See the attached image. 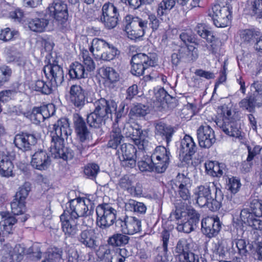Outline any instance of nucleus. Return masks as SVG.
I'll return each mask as SVG.
<instances>
[{"instance_id":"obj_1","label":"nucleus","mask_w":262,"mask_h":262,"mask_svg":"<svg viewBox=\"0 0 262 262\" xmlns=\"http://www.w3.org/2000/svg\"><path fill=\"white\" fill-rule=\"evenodd\" d=\"M96 211L97 225L102 229L109 228L115 222L124 234L133 235L142 230L141 221L135 216L125 215L116 220L117 210L109 204L99 205Z\"/></svg>"},{"instance_id":"obj_2","label":"nucleus","mask_w":262,"mask_h":262,"mask_svg":"<svg viewBox=\"0 0 262 262\" xmlns=\"http://www.w3.org/2000/svg\"><path fill=\"white\" fill-rule=\"evenodd\" d=\"M196 203L201 207H206L211 211H216L222 206L224 194L214 182L200 185L195 189Z\"/></svg>"},{"instance_id":"obj_3","label":"nucleus","mask_w":262,"mask_h":262,"mask_svg":"<svg viewBox=\"0 0 262 262\" xmlns=\"http://www.w3.org/2000/svg\"><path fill=\"white\" fill-rule=\"evenodd\" d=\"M95 108L93 112L87 116V122L89 126L94 128H99L106 118H112L114 114L116 119L121 117V112H117V104L113 100H106L101 98L95 101Z\"/></svg>"},{"instance_id":"obj_4","label":"nucleus","mask_w":262,"mask_h":262,"mask_svg":"<svg viewBox=\"0 0 262 262\" xmlns=\"http://www.w3.org/2000/svg\"><path fill=\"white\" fill-rule=\"evenodd\" d=\"M43 71L46 78L50 81L37 80L34 84V88L35 91L42 94L49 95L52 93L53 86L60 85L63 82V70L60 66L54 63H50L44 67Z\"/></svg>"},{"instance_id":"obj_5","label":"nucleus","mask_w":262,"mask_h":262,"mask_svg":"<svg viewBox=\"0 0 262 262\" xmlns=\"http://www.w3.org/2000/svg\"><path fill=\"white\" fill-rule=\"evenodd\" d=\"M67 196L69 199V207H67V211L70 214V217L78 219L80 216L90 214L94 209V200L92 195L82 198H76L75 191L71 190Z\"/></svg>"},{"instance_id":"obj_6","label":"nucleus","mask_w":262,"mask_h":262,"mask_svg":"<svg viewBox=\"0 0 262 262\" xmlns=\"http://www.w3.org/2000/svg\"><path fill=\"white\" fill-rule=\"evenodd\" d=\"M66 119L58 120L57 123L54 125V135L52 137L50 152L52 156L55 159L65 160L66 147L64 137H66Z\"/></svg>"},{"instance_id":"obj_7","label":"nucleus","mask_w":262,"mask_h":262,"mask_svg":"<svg viewBox=\"0 0 262 262\" xmlns=\"http://www.w3.org/2000/svg\"><path fill=\"white\" fill-rule=\"evenodd\" d=\"M90 50L96 59L108 61L114 59L120 54L117 48L100 38L93 40Z\"/></svg>"},{"instance_id":"obj_8","label":"nucleus","mask_w":262,"mask_h":262,"mask_svg":"<svg viewBox=\"0 0 262 262\" xmlns=\"http://www.w3.org/2000/svg\"><path fill=\"white\" fill-rule=\"evenodd\" d=\"M131 73L137 76L143 75L145 71L155 66V58L151 54L138 53L133 56L131 61Z\"/></svg>"},{"instance_id":"obj_9","label":"nucleus","mask_w":262,"mask_h":262,"mask_svg":"<svg viewBox=\"0 0 262 262\" xmlns=\"http://www.w3.org/2000/svg\"><path fill=\"white\" fill-rule=\"evenodd\" d=\"M118 158L122 166L126 168H133L136 166L137 157L140 155L144 156V152H137L135 147L130 144H122L120 150H118Z\"/></svg>"},{"instance_id":"obj_10","label":"nucleus","mask_w":262,"mask_h":262,"mask_svg":"<svg viewBox=\"0 0 262 262\" xmlns=\"http://www.w3.org/2000/svg\"><path fill=\"white\" fill-rule=\"evenodd\" d=\"M231 9L229 6L221 7L214 4L209 10V15L212 18L214 25L218 28H224L228 25L231 18Z\"/></svg>"},{"instance_id":"obj_11","label":"nucleus","mask_w":262,"mask_h":262,"mask_svg":"<svg viewBox=\"0 0 262 262\" xmlns=\"http://www.w3.org/2000/svg\"><path fill=\"white\" fill-rule=\"evenodd\" d=\"M119 17L118 9L113 4L107 3L103 5L101 14L98 19L106 28L112 29L117 25Z\"/></svg>"},{"instance_id":"obj_12","label":"nucleus","mask_w":262,"mask_h":262,"mask_svg":"<svg viewBox=\"0 0 262 262\" xmlns=\"http://www.w3.org/2000/svg\"><path fill=\"white\" fill-rule=\"evenodd\" d=\"M151 157L156 171L158 173L164 172L170 162L171 154L169 149L163 146H158L154 149Z\"/></svg>"},{"instance_id":"obj_13","label":"nucleus","mask_w":262,"mask_h":262,"mask_svg":"<svg viewBox=\"0 0 262 262\" xmlns=\"http://www.w3.org/2000/svg\"><path fill=\"white\" fill-rule=\"evenodd\" d=\"M169 237V231L165 229L162 231L161 233L162 245L156 248L152 262H170L172 260V257L168 249Z\"/></svg>"},{"instance_id":"obj_14","label":"nucleus","mask_w":262,"mask_h":262,"mask_svg":"<svg viewBox=\"0 0 262 262\" xmlns=\"http://www.w3.org/2000/svg\"><path fill=\"white\" fill-rule=\"evenodd\" d=\"M222 225L217 216H207L202 220V231L207 237H214L220 233Z\"/></svg>"},{"instance_id":"obj_15","label":"nucleus","mask_w":262,"mask_h":262,"mask_svg":"<svg viewBox=\"0 0 262 262\" xmlns=\"http://www.w3.org/2000/svg\"><path fill=\"white\" fill-rule=\"evenodd\" d=\"M198 57V49L194 46H188L187 47L181 48L177 52L171 54V63L174 66H177L182 59L186 62H191L196 60Z\"/></svg>"},{"instance_id":"obj_16","label":"nucleus","mask_w":262,"mask_h":262,"mask_svg":"<svg viewBox=\"0 0 262 262\" xmlns=\"http://www.w3.org/2000/svg\"><path fill=\"white\" fill-rule=\"evenodd\" d=\"M191 243L185 238L180 239L175 247L179 262H195L194 254L191 251Z\"/></svg>"},{"instance_id":"obj_17","label":"nucleus","mask_w":262,"mask_h":262,"mask_svg":"<svg viewBox=\"0 0 262 262\" xmlns=\"http://www.w3.org/2000/svg\"><path fill=\"white\" fill-rule=\"evenodd\" d=\"M37 141V139L34 134L22 132L15 136L13 142L19 149L27 151L31 150Z\"/></svg>"},{"instance_id":"obj_18","label":"nucleus","mask_w":262,"mask_h":262,"mask_svg":"<svg viewBox=\"0 0 262 262\" xmlns=\"http://www.w3.org/2000/svg\"><path fill=\"white\" fill-rule=\"evenodd\" d=\"M216 125L222 129V131L227 135L235 138L236 139H242V129L239 121L235 119H231V121H228L226 119L224 121H215Z\"/></svg>"},{"instance_id":"obj_19","label":"nucleus","mask_w":262,"mask_h":262,"mask_svg":"<svg viewBox=\"0 0 262 262\" xmlns=\"http://www.w3.org/2000/svg\"><path fill=\"white\" fill-rule=\"evenodd\" d=\"M197 137L201 147L208 148L215 142L214 132L208 125H202L197 129Z\"/></svg>"},{"instance_id":"obj_20","label":"nucleus","mask_w":262,"mask_h":262,"mask_svg":"<svg viewBox=\"0 0 262 262\" xmlns=\"http://www.w3.org/2000/svg\"><path fill=\"white\" fill-rule=\"evenodd\" d=\"M196 149L197 147L192 137L186 135L181 141L179 155L184 161L187 162L191 160Z\"/></svg>"},{"instance_id":"obj_21","label":"nucleus","mask_w":262,"mask_h":262,"mask_svg":"<svg viewBox=\"0 0 262 262\" xmlns=\"http://www.w3.org/2000/svg\"><path fill=\"white\" fill-rule=\"evenodd\" d=\"M130 138L139 149L142 150L148 149L149 142L148 140V130L147 129L143 130L141 129V126L134 123V130L132 132Z\"/></svg>"},{"instance_id":"obj_22","label":"nucleus","mask_w":262,"mask_h":262,"mask_svg":"<svg viewBox=\"0 0 262 262\" xmlns=\"http://www.w3.org/2000/svg\"><path fill=\"white\" fill-rule=\"evenodd\" d=\"M50 164V158L45 150L38 149L32 155L31 164L38 170H45L48 168Z\"/></svg>"},{"instance_id":"obj_23","label":"nucleus","mask_w":262,"mask_h":262,"mask_svg":"<svg viewBox=\"0 0 262 262\" xmlns=\"http://www.w3.org/2000/svg\"><path fill=\"white\" fill-rule=\"evenodd\" d=\"M74 122L75 131L80 141L83 142L90 140L92 135L82 117L78 114H74Z\"/></svg>"},{"instance_id":"obj_24","label":"nucleus","mask_w":262,"mask_h":262,"mask_svg":"<svg viewBox=\"0 0 262 262\" xmlns=\"http://www.w3.org/2000/svg\"><path fill=\"white\" fill-rule=\"evenodd\" d=\"M48 11L59 23L63 25L65 22L66 4L61 0H55L48 8Z\"/></svg>"},{"instance_id":"obj_25","label":"nucleus","mask_w":262,"mask_h":262,"mask_svg":"<svg viewBox=\"0 0 262 262\" xmlns=\"http://www.w3.org/2000/svg\"><path fill=\"white\" fill-rule=\"evenodd\" d=\"M155 127L156 136L165 140L168 146L175 132L173 127L162 122L155 123Z\"/></svg>"},{"instance_id":"obj_26","label":"nucleus","mask_w":262,"mask_h":262,"mask_svg":"<svg viewBox=\"0 0 262 262\" xmlns=\"http://www.w3.org/2000/svg\"><path fill=\"white\" fill-rule=\"evenodd\" d=\"M175 181V185L178 187V191L180 198L184 201H188L190 199V193L188 186L189 179L184 174L179 173Z\"/></svg>"},{"instance_id":"obj_27","label":"nucleus","mask_w":262,"mask_h":262,"mask_svg":"<svg viewBox=\"0 0 262 262\" xmlns=\"http://www.w3.org/2000/svg\"><path fill=\"white\" fill-rule=\"evenodd\" d=\"M97 237L94 229H90L83 230L78 236L79 242L86 247L95 249L97 246Z\"/></svg>"},{"instance_id":"obj_28","label":"nucleus","mask_w":262,"mask_h":262,"mask_svg":"<svg viewBox=\"0 0 262 262\" xmlns=\"http://www.w3.org/2000/svg\"><path fill=\"white\" fill-rule=\"evenodd\" d=\"M1 214L3 220L0 222V229L2 233L4 235L12 234L17 219L7 212H3Z\"/></svg>"},{"instance_id":"obj_29","label":"nucleus","mask_w":262,"mask_h":262,"mask_svg":"<svg viewBox=\"0 0 262 262\" xmlns=\"http://www.w3.org/2000/svg\"><path fill=\"white\" fill-rule=\"evenodd\" d=\"M205 171L207 174L213 177L220 178L223 175L226 171V165L224 163L216 161H208L205 163Z\"/></svg>"},{"instance_id":"obj_30","label":"nucleus","mask_w":262,"mask_h":262,"mask_svg":"<svg viewBox=\"0 0 262 262\" xmlns=\"http://www.w3.org/2000/svg\"><path fill=\"white\" fill-rule=\"evenodd\" d=\"M125 23V31L128 38L132 40L139 38L144 35L143 31H142L138 27H134L133 16L127 15L124 18Z\"/></svg>"},{"instance_id":"obj_31","label":"nucleus","mask_w":262,"mask_h":262,"mask_svg":"<svg viewBox=\"0 0 262 262\" xmlns=\"http://www.w3.org/2000/svg\"><path fill=\"white\" fill-rule=\"evenodd\" d=\"M71 101L77 107L81 108L84 104L85 96L80 86L73 85L70 90Z\"/></svg>"},{"instance_id":"obj_32","label":"nucleus","mask_w":262,"mask_h":262,"mask_svg":"<svg viewBox=\"0 0 262 262\" xmlns=\"http://www.w3.org/2000/svg\"><path fill=\"white\" fill-rule=\"evenodd\" d=\"M123 138L118 124L117 123H114L112 130L110 134V138L107 143V146L113 149H117L119 145H121Z\"/></svg>"},{"instance_id":"obj_33","label":"nucleus","mask_w":262,"mask_h":262,"mask_svg":"<svg viewBox=\"0 0 262 262\" xmlns=\"http://www.w3.org/2000/svg\"><path fill=\"white\" fill-rule=\"evenodd\" d=\"M13 165L10 158L3 152H0V174L5 177L13 175Z\"/></svg>"},{"instance_id":"obj_34","label":"nucleus","mask_w":262,"mask_h":262,"mask_svg":"<svg viewBox=\"0 0 262 262\" xmlns=\"http://www.w3.org/2000/svg\"><path fill=\"white\" fill-rule=\"evenodd\" d=\"M48 24L49 20L45 16L31 19L28 23V27L32 31L42 32Z\"/></svg>"},{"instance_id":"obj_35","label":"nucleus","mask_w":262,"mask_h":262,"mask_svg":"<svg viewBox=\"0 0 262 262\" xmlns=\"http://www.w3.org/2000/svg\"><path fill=\"white\" fill-rule=\"evenodd\" d=\"M125 210L134 212L139 214H144L146 211V206L142 202L130 199L125 203Z\"/></svg>"},{"instance_id":"obj_36","label":"nucleus","mask_w":262,"mask_h":262,"mask_svg":"<svg viewBox=\"0 0 262 262\" xmlns=\"http://www.w3.org/2000/svg\"><path fill=\"white\" fill-rule=\"evenodd\" d=\"M101 72L106 83H115L119 80V74L113 68H102Z\"/></svg>"},{"instance_id":"obj_37","label":"nucleus","mask_w":262,"mask_h":262,"mask_svg":"<svg viewBox=\"0 0 262 262\" xmlns=\"http://www.w3.org/2000/svg\"><path fill=\"white\" fill-rule=\"evenodd\" d=\"M69 74L72 79L85 78V75H87L83 65L78 62H75L71 65Z\"/></svg>"},{"instance_id":"obj_38","label":"nucleus","mask_w":262,"mask_h":262,"mask_svg":"<svg viewBox=\"0 0 262 262\" xmlns=\"http://www.w3.org/2000/svg\"><path fill=\"white\" fill-rule=\"evenodd\" d=\"M194 30L199 36L205 39L208 42H212L213 41L215 40L213 32L209 30L208 27L205 24H198Z\"/></svg>"},{"instance_id":"obj_39","label":"nucleus","mask_w":262,"mask_h":262,"mask_svg":"<svg viewBox=\"0 0 262 262\" xmlns=\"http://www.w3.org/2000/svg\"><path fill=\"white\" fill-rule=\"evenodd\" d=\"M198 223L193 220L185 219L178 221L177 229L179 232L189 233L194 230Z\"/></svg>"},{"instance_id":"obj_40","label":"nucleus","mask_w":262,"mask_h":262,"mask_svg":"<svg viewBox=\"0 0 262 262\" xmlns=\"http://www.w3.org/2000/svg\"><path fill=\"white\" fill-rule=\"evenodd\" d=\"M129 236L122 233H116L110 237L107 240L108 244L113 247L122 246L126 245L129 241Z\"/></svg>"},{"instance_id":"obj_41","label":"nucleus","mask_w":262,"mask_h":262,"mask_svg":"<svg viewBox=\"0 0 262 262\" xmlns=\"http://www.w3.org/2000/svg\"><path fill=\"white\" fill-rule=\"evenodd\" d=\"M177 0H162L157 10L158 15L162 16L174 7Z\"/></svg>"},{"instance_id":"obj_42","label":"nucleus","mask_w":262,"mask_h":262,"mask_svg":"<svg viewBox=\"0 0 262 262\" xmlns=\"http://www.w3.org/2000/svg\"><path fill=\"white\" fill-rule=\"evenodd\" d=\"M77 220L71 217L67 219V236L73 237L77 235L79 231Z\"/></svg>"},{"instance_id":"obj_43","label":"nucleus","mask_w":262,"mask_h":262,"mask_svg":"<svg viewBox=\"0 0 262 262\" xmlns=\"http://www.w3.org/2000/svg\"><path fill=\"white\" fill-rule=\"evenodd\" d=\"M11 207L14 215L21 214L26 211L25 202L14 198L11 203Z\"/></svg>"},{"instance_id":"obj_44","label":"nucleus","mask_w":262,"mask_h":262,"mask_svg":"<svg viewBox=\"0 0 262 262\" xmlns=\"http://www.w3.org/2000/svg\"><path fill=\"white\" fill-rule=\"evenodd\" d=\"M100 171V168L98 164L91 163L88 164L84 169V173L88 178L94 180L96 178Z\"/></svg>"},{"instance_id":"obj_45","label":"nucleus","mask_w":262,"mask_h":262,"mask_svg":"<svg viewBox=\"0 0 262 262\" xmlns=\"http://www.w3.org/2000/svg\"><path fill=\"white\" fill-rule=\"evenodd\" d=\"M144 158L145 160H139V158L137 157V161L138 160V165L139 169L142 171H153L155 169V164L152 163L151 157Z\"/></svg>"},{"instance_id":"obj_46","label":"nucleus","mask_w":262,"mask_h":262,"mask_svg":"<svg viewBox=\"0 0 262 262\" xmlns=\"http://www.w3.org/2000/svg\"><path fill=\"white\" fill-rule=\"evenodd\" d=\"M260 35L259 31L254 29H246L242 31L241 37L242 39L246 42H250L256 39Z\"/></svg>"},{"instance_id":"obj_47","label":"nucleus","mask_w":262,"mask_h":262,"mask_svg":"<svg viewBox=\"0 0 262 262\" xmlns=\"http://www.w3.org/2000/svg\"><path fill=\"white\" fill-rule=\"evenodd\" d=\"M12 70L8 66H0V87L8 82L12 75Z\"/></svg>"},{"instance_id":"obj_48","label":"nucleus","mask_w":262,"mask_h":262,"mask_svg":"<svg viewBox=\"0 0 262 262\" xmlns=\"http://www.w3.org/2000/svg\"><path fill=\"white\" fill-rule=\"evenodd\" d=\"M149 112V107L147 105L138 103L135 105L130 110V114L137 117L145 116Z\"/></svg>"},{"instance_id":"obj_49","label":"nucleus","mask_w":262,"mask_h":262,"mask_svg":"<svg viewBox=\"0 0 262 262\" xmlns=\"http://www.w3.org/2000/svg\"><path fill=\"white\" fill-rule=\"evenodd\" d=\"M24 250L19 245H16L10 251V262H19L23 258Z\"/></svg>"},{"instance_id":"obj_50","label":"nucleus","mask_w":262,"mask_h":262,"mask_svg":"<svg viewBox=\"0 0 262 262\" xmlns=\"http://www.w3.org/2000/svg\"><path fill=\"white\" fill-rule=\"evenodd\" d=\"M81 56L83 59V62L84 64L88 71H92L95 69V63L90 56L88 50H84L82 51Z\"/></svg>"},{"instance_id":"obj_51","label":"nucleus","mask_w":262,"mask_h":262,"mask_svg":"<svg viewBox=\"0 0 262 262\" xmlns=\"http://www.w3.org/2000/svg\"><path fill=\"white\" fill-rule=\"evenodd\" d=\"M239 106L243 110H246L250 113L255 111V106L250 95L243 99L239 102Z\"/></svg>"},{"instance_id":"obj_52","label":"nucleus","mask_w":262,"mask_h":262,"mask_svg":"<svg viewBox=\"0 0 262 262\" xmlns=\"http://www.w3.org/2000/svg\"><path fill=\"white\" fill-rule=\"evenodd\" d=\"M146 19L147 21L149 31L150 29L152 30V32H155L158 30L161 22L155 14L152 13L148 14Z\"/></svg>"},{"instance_id":"obj_53","label":"nucleus","mask_w":262,"mask_h":262,"mask_svg":"<svg viewBox=\"0 0 262 262\" xmlns=\"http://www.w3.org/2000/svg\"><path fill=\"white\" fill-rule=\"evenodd\" d=\"M241 186L240 180L238 178L232 177L228 179L227 188L232 193H237L239 191Z\"/></svg>"},{"instance_id":"obj_54","label":"nucleus","mask_w":262,"mask_h":262,"mask_svg":"<svg viewBox=\"0 0 262 262\" xmlns=\"http://www.w3.org/2000/svg\"><path fill=\"white\" fill-rule=\"evenodd\" d=\"M30 190V184L29 183H25L21 187H19L15 198L25 202Z\"/></svg>"},{"instance_id":"obj_55","label":"nucleus","mask_w":262,"mask_h":262,"mask_svg":"<svg viewBox=\"0 0 262 262\" xmlns=\"http://www.w3.org/2000/svg\"><path fill=\"white\" fill-rule=\"evenodd\" d=\"M252 212L256 217L262 216V201L254 199L250 204Z\"/></svg>"},{"instance_id":"obj_56","label":"nucleus","mask_w":262,"mask_h":262,"mask_svg":"<svg viewBox=\"0 0 262 262\" xmlns=\"http://www.w3.org/2000/svg\"><path fill=\"white\" fill-rule=\"evenodd\" d=\"M42 113L41 107H34L30 115L31 120L34 123L37 124L40 123L41 121H43L45 119Z\"/></svg>"},{"instance_id":"obj_57","label":"nucleus","mask_w":262,"mask_h":262,"mask_svg":"<svg viewBox=\"0 0 262 262\" xmlns=\"http://www.w3.org/2000/svg\"><path fill=\"white\" fill-rule=\"evenodd\" d=\"M254 217V214L252 212H250L248 209L241 210L239 218L242 223L249 226Z\"/></svg>"},{"instance_id":"obj_58","label":"nucleus","mask_w":262,"mask_h":262,"mask_svg":"<svg viewBox=\"0 0 262 262\" xmlns=\"http://www.w3.org/2000/svg\"><path fill=\"white\" fill-rule=\"evenodd\" d=\"M133 21L134 27H138L142 31H143L144 34L148 32V28L147 26V21L146 18H141L139 17H134L133 16Z\"/></svg>"},{"instance_id":"obj_59","label":"nucleus","mask_w":262,"mask_h":262,"mask_svg":"<svg viewBox=\"0 0 262 262\" xmlns=\"http://www.w3.org/2000/svg\"><path fill=\"white\" fill-rule=\"evenodd\" d=\"M155 96L156 99L159 102H163L167 100V97H170V96L163 88H160L157 90H155Z\"/></svg>"},{"instance_id":"obj_60","label":"nucleus","mask_w":262,"mask_h":262,"mask_svg":"<svg viewBox=\"0 0 262 262\" xmlns=\"http://www.w3.org/2000/svg\"><path fill=\"white\" fill-rule=\"evenodd\" d=\"M227 68L225 63H224L222 69L220 72V76L218 78L217 81L216 82L214 85V90L215 91L219 85L223 82H225L227 79Z\"/></svg>"},{"instance_id":"obj_61","label":"nucleus","mask_w":262,"mask_h":262,"mask_svg":"<svg viewBox=\"0 0 262 262\" xmlns=\"http://www.w3.org/2000/svg\"><path fill=\"white\" fill-rule=\"evenodd\" d=\"M261 149V148L259 145L254 146L252 147L250 146H248V155L247 158V160L248 162H251L255 156L258 155Z\"/></svg>"},{"instance_id":"obj_62","label":"nucleus","mask_w":262,"mask_h":262,"mask_svg":"<svg viewBox=\"0 0 262 262\" xmlns=\"http://www.w3.org/2000/svg\"><path fill=\"white\" fill-rule=\"evenodd\" d=\"M222 114L223 115V119H217L215 121L225 122L226 119L228 120V121H231V119H234L233 118V112L227 106H222Z\"/></svg>"},{"instance_id":"obj_63","label":"nucleus","mask_w":262,"mask_h":262,"mask_svg":"<svg viewBox=\"0 0 262 262\" xmlns=\"http://www.w3.org/2000/svg\"><path fill=\"white\" fill-rule=\"evenodd\" d=\"M119 185L121 188L128 192L132 186V182L128 176H125L120 179Z\"/></svg>"},{"instance_id":"obj_64","label":"nucleus","mask_w":262,"mask_h":262,"mask_svg":"<svg viewBox=\"0 0 262 262\" xmlns=\"http://www.w3.org/2000/svg\"><path fill=\"white\" fill-rule=\"evenodd\" d=\"M236 247L238 253L242 255H245L248 251L246 249L247 245L245 239H238L235 241Z\"/></svg>"}]
</instances>
